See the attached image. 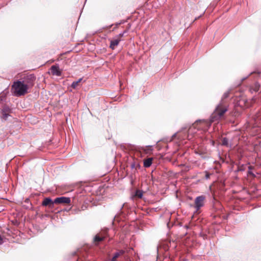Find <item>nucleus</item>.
Returning <instances> with one entry per match:
<instances>
[{"label":"nucleus","mask_w":261,"mask_h":261,"mask_svg":"<svg viewBox=\"0 0 261 261\" xmlns=\"http://www.w3.org/2000/svg\"><path fill=\"white\" fill-rule=\"evenodd\" d=\"M222 145L224 146H227L228 145V140L226 138H223L222 139Z\"/></svg>","instance_id":"obj_16"},{"label":"nucleus","mask_w":261,"mask_h":261,"mask_svg":"<svg viewBox=\"0 0 261 261\" xmlns=\"http://www.w3.org/2000/svg\"><path fill=\"white\" fill-rule=\"evenodd\" d=\"M212 123V122L211 121V118L209 120H197L192 124V127L198 130L206 131L211 126Z\"/></svg>","instance_id":"obj_3"},{"label":"nucleus","mask_w":261,"mask_h":261,"mask_svg":"<svg viewBox=\"0 0 261 261\" xmlns=\"http://www.w3.org/2000/svg\"><path fill=\"white\" fill-rule=\"evenodd\" d=\"M248 174H249V175H251L253 176H255L254 174L251 171H249L248 172Z\"/></svg>","instance_id":"obj_22"},{"label":"nucleus","mask_w":261,"mask_h":261,"mask_svg":"<svg viewBox=\"0 0 261 261\" xmlns=\"http://www.w3.org/2000/svg\"><path fill=\"white\" fill-rule=\"evenodd\" d=\"M152 158H147L144 160V166L146 168L149 167L151 164L152 162Z\"/></svg>","instance_id":"obj_13"},{"label":"nucleus","mask_w":261,"mask_h":261,"mask_svg":"<svg viewBox=\"0 0 261 261\" xmlns=\"http://www.w3.org/2000/svg\"><path fill=\"white\" fill-rule=\"evenodd\" d=\"M54 203H55L54 201H52L50 198L47 197L44 199L42 201V205L45 206H48L49 207L52 208L54 206Z\"/></svg>","instance_id":"obj_9"},{"label":"nucleus","mask_w":261,"mask_h":261,"mask_svg":"<svg viewBox=\"0 0 261 261\" xmlns=\"http://www.w3.org/2000/svg\"><path fill=\"white\" fill-rule=\"evenodd\" d=\"M12 89L13 90L15 96H20L27 93L28 88L23 82L17 81L13 83Z\"/></svg>","instance_id":"obj_2"},{"label":"nucleus","mask_w":261,"mask_h":261,"mask_svg":"<svg viewBox=\"0 0 261 261\" xmlns=\"http://www.w3.org/2000/svg\"><path fill=\"white\" fill-rule=\"evenodd\" d=\"M108 236L107 230L97 233L93 238V243L95 245H98L100 242L103 241Z\"/></svg>","instance_id":"obj_4"},{"label":"nucleus","mask_w":261,"mask_h":261,"mask_svg":"<svg viewBox=\"0 0 261 261\" xmlns=\"http://www.w3.org/2000/svg\"><path fill=\"white\" fill-rule=\"evenodd\" d=\"M124 253V250H119V251L114 253L113 257L112 258L110 261H117V258L121 255H122Z\"/></svg>","instance_id":"obj_12"},{"label":"nucleus","mask_w":261,"mask_h":261,"mask_svg":"<svg viewBox=\"0 0 261 261\" xmlns=\"http://www.w3.org/2000/svg\"><path fill=\"white\" fill-rule=\"evenodd\" d=\"M35 80V76L33 74H31L26 75L24 77V80L22 82L27 86V88L29 89L34 86Z\"/></svg>","instance_id":"obj_5"},{"label":"nucleus","mask_w":261,"mask_h":261,"mask_svg":"<svg viewBox=\"0 0 261 261\" xmlns=\"http://www.w3.org/2000/svg\"><path fill=\"white\" fill-rule=\"evenodd\" d=\"M82 80H83V79L81 78V79H79L78 81L73 82L72 83L71 87L73 89H76L77 87V86H79L80 85V84L81 82V81H82Z\"/></svg>","instance_id":"obj_14"},{"label":"nucleus","mask_w":261,"mask_h":261,"mask_svg":"<svg viewBox=\"0 0 261 261\" xmlns=\"http://www.w3.org/2000/svg\"><path fill=\"white\" fill-rule=\"evenodd\" d=\"M139 167V165L138 163H133L131 164V167L132 168H137V167Z\"/></svg>","instance_id":"obj_19"},{"label":"nucleus","mask_w":261,"mask_h":261,"mask_svg":"<svg viewBox=\"0 0 261 261\" xmlns=\"http://www.w3.org/2000/svg\"><path fill=\"white\" fill-rule=\"evenodd\" d=\"M250 105L249 104V103L248 102V101H245V106L246 107H249Z\"/></svg>","instance_id":"obj_21"},{"label":"nucleus","mask_w":261,"mask_h":261,"mask_svg":"<svg viewBox=\"0 0 261 261\" xmlns=\"http://www.w3.org/2000/svg\"><path fill=\"white\" fill-rule=\"evenodd\" d=\"M11 110L8 106H4L1 111L2 118L6 120Z\"/></svg>","instance_id":"obj_10"},{"label":"nucleus","mask_w":261,"mask_h":261,"mask_svg":"<svg viewBox=\"0 0 261 261\" xmlns=\"http://www.w3.org/2000/svg\"><path fill=\"white\" fill-rule=\"evenodd\" d=\"M249 168L250 169H251V166H249Z\"/></svg>","instance_id":"obj_25"},{"label":"nucleus","mask_w":261,"mask_h":261,"mask_svg":"<svg viewBox=\"0 0 261 261\" xmlns=\"http://www.w3.org/2000/svg\"><path fill=\"white\" fill-rule=\"evenodd\" d=\"M118 25V24H116V27H115V28H114V29H115L117 27V25Z\"/></svg>","instance_id":"obj_24"},{"label":"nucleus","mask_w":261,"mask_h":261,"mask_svg":"<svg viewBox=\"0 0 261 261\" xmlns=\"http://www.w3.org/2000/svg\"><path fill=\"white\" fill-rule=\"evenodd\" d=\"M228 111V106L224 102H221L216 107L214 111L211 115V121L214 122L219 121L224 118L225 113Z\"/></svg>","instance_id":"obj_1"},{"label":"nucleus","mask_w":261,"mask_h":261,"mask_svg":"<svg viewBox=\"0 0 261 261\" xmlns=\"http://www.w3.org/2000/svg\"><path fill=\"white\" fill-rule=\"evenodd\" d=\"M3 243V239L1 237V236L0 235V245L2 244Z\"/></svg>","instance_id":"obj_23"},{"label":"nucleus","mask_w":261,"mask_h":261,"mask_svg":"<svg viewBox=\"0 0 261 261\" xmlns=\"http://www.w3.org/2000/svg\"><path fill=\"white\" fill-rule=\"evenodd\" d=\"M143 196V192L141 190H136L135 194L134 195V197L138 198H141Z\"/></svg>","instance_id":"obj_15"},{"label":"nucleus","mask_w":261,"mask_h":261,"mask_svg":"<svg viewBox=\"0 0 261 261\" xmlns=\"http://www.w3.org/2000/svg\"><path fill=\"white\" fill-rule=\"evenodd\" d=\"M54 202L56 204H69L70 203V199L69 197H60L56 198L54 200Z\"/></svg>","instance_id":"obj_7"},{"label":"nucleus","mask_w":261,"mask_h":261,"mask_svg":"<svg viewBox=\"0 0 261 261\" xmlns=\"http://www.w3.org/2000/svg\"><path fill=\"white\" fill-rule=\"evenodd\" d=\"M120 41V39H117L116 38L114 40H111L110 47L112 49H115V47L118 45Z\"/></svg>","instance_id":"obj_11"},{"label":"nucleus","mask_w":261,"mask_h":261,"mask_svg":"<svg viewBox=\"0 0 261 261\" xmlns=\"http://www.w3.org/2000/svg\"><path fill=\"white\" fill-rule=\"evenodd\" d=\"M127 32V30H125L123 33L119 34L118 36L116 37L117 39H120V41L121 40V38L123 36L124 34Z\"/></svg>","instance_id":"obj_18"},{"label":"nucleus","mask_w":261,"mask_h":261,"mask_svg":"<svg viewBox=\"0 0 261 261\" xmlns=\"http://www.w3.org/2000/svg\"><path fill=\"white\" fill-rule=\"evenodd\" d=\"M205 197L203 195L198 196L195 199L194 207L197 211H198L204 205Z\"/></svg>","instance_id":"obj_6"},{"label":"nucleus","mask_w":261,"mask_h":261,"mask_svg":"<svg viewBox=\"0 0 261 261\" xmlns=\"http://www.w3.org/2000/svg\"><path fill=\"white\" fill-rule=\"evenodd\" d=\"M229 95V91H227L226 92H225V93H224V94L223 95V96H222V101L221 102H223V101L227 98Z\"/></svg>","instance_id":"obj_17"},{"label":"nucleus","mask_w":261,"mask_h":261,"mask_svg":"<svg viewBox=\"0 0 261 261\" xmlns=\"http://www.w3.org/2000/svg\"><path fill=\"white\" fill-rule=\"evenodd\" d=\"M210 175L211 174L208 173L207 172H205V178L207 179L210 178Z\"/></svg>","instance_id":"obj_20"},{"label":"nucleus","mask_w":261,"mask_h":261,"mask_svg":"<svg viewBox=\"0 0 261 261\" xmlns=\"http://www.w3.org/2000/svg\"><path fill=\"white\" fill-rule=\"evenodd\" d=\"M51 74L56 76H61L62 70H61L58 65H53L50 69Z\"/></svg>","instance_id":"obj_8"}]
</instances>
